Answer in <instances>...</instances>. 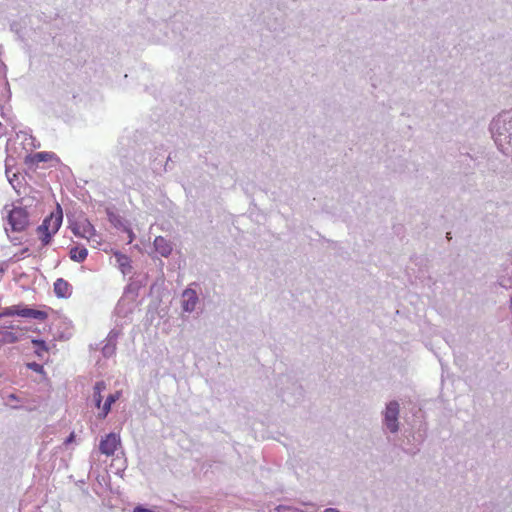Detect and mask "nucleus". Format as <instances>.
Listing matches in <instances>:
<instances>
[{
    "label": "nucleus",
    "instance_id": "22",
    "mask_svg": "<svg viewBox=\"0 0 512 512\" xmlns=\"http://www.w3.org/2000/svg\"><path fill=\"white\" fill-rule=\"evenodd\" d=\"M75 435L74 433H71L69 437L66 439L65 444H69L74 441Z\"/></svg>",
    "mask_w": 512,
    "mask_h": 512
},
{
    "label": "nucleus",
    "instance_id": "5",
    "mask_svg": "<svg viewBox=\"0 0 512 512\" xmlns=\"http://www.w3.org/2000/svg\"><path fill=\"white\" fill-rule=\"evenodd\" d=\"M398 415H399V404L396 401L390 402L386 406L384 415V421L386 427L392 432L398 431Z\"/></svg>",
    "mask_w": 512,
    "mask_h": 512
},
{
    "label": "nucleus",
    "instance_id": "17",
    "mask_svg": "<svg viewBox=\"0 0 512 512\" xmlns=\"http://www.w3.org/2000/svg\"><path fill=\"white\" fill-rule=\"evenodd\" d=\"M110 410H111V404L108 401H105V403L102 407V411L98 414V417L101 419H104L108 415Z\"/></svg>",
    "mask_w": 512,
    "mask_h": 512
},
{
    "label": "nucleus",
    "instance_id": "10",
    "mask_svg": "<svg viewBox=\"0 0 512 512\" xmlns=\"http://www.w3.org/2000/svg\"><path fill=\"white\" fill-rule=\"evenodd\" d=\"M55 158V154L51 152H37L33 155H30L27 158V163L38 164L40 162H48Z\"/></svg>",
    "mask_w": 512,
    "mask_h": 512
},
{
    "label": "nucleus",
    "instance_id": "21",
    "mask_svg": "<svg viewBox=\"0 0 512 512\" xmlns=\"http://www.w3.org/2000/svg\"><path fill=\"white\" fill-rule=\"evenodd\" d=\"M134 512H153V511L150 509H147V508H143V507H136L134 509Z\"/></svg>",
    "mask_w": 512,
    "mask_h": 512
},
{
    "label": "nucleus",
    "instance_id": "18",
    "mask_svg": "<svg viewBox=\"0 0 512 512\" xmlns=\"http://www.w3.org/2000/svg\"><path fill=\"white\" fill-rule=\"evenodd\" d=\"M276 512H303L297 508L286 506V505H280L276 508Z\"/></svg>",
    "mask_w": 512,
    "mask_h": 512
},
{
    "label": "nucleus",
    "instance_id": "3",
    "mask_svg": "<svg viewBox=\"0 0 512 512\" xmlns=\"http://www.w3.org/2000/svg\"><path fill=\"white\" fill-rule=\"evenodd\" d=\"M72 231L76 236L87 239L88 242L96 243L97 245L101 243L100 235L96 232L94 226L86 219L76 222L72 227Z\"/></svg>",
    "mask_w": 512,
    "mask_h": 512
},
{
    "label": "nucleus",
    "instance_id": "1",
    "mask_svg": "<svg viewBox=\"0 0 512 512\" xmlns=\"http://www.w3.org/2000/svg\"><path fill=\"white\" fill-rule=\"evenodd\" d=\"M63 220V214L60 205H57L55 212L47 216L42 224L37 228V232L43 245L50 243L52 236L59 230Z\"/></svg>",
    "mask_w": 512,
    "mask_h": 512
},
{
    "label": "nucleus",
    "instance_id": "19",
    "mask_svg": "<svg viewBox=\"0 0 512 512\" xmlns=\"http://www.w3.org/2000/svg\"><path fill=\"white\" fill-rule=\"evenodd\" d=\"M27 367L37 373H40V374H43L44 373V368L42 365L36 363V362H32V363H28L27 364Z\"/></svg>",
    "mask_w": 512,
    "mask_h": 512
},
{
    "label": "nucleus",
    "instance_id": "9",
    "mask_svg": "<svg viewBox=\"0 0 512 512\" xmlns=\"http://www.w3.org/2000/svg\"><path fill=\"white\" fill-rule=\"evenodd\" d=\"M19 316L26 318H34L38 320H46L48 314L45 311L36 310L32 308H20Z\"/></svg>",
    "mask_w": 512,
    "mask_h": 512
},
{
    "label": "nucleus",
    "instance_id": "11",
    "mask_svg": "<svg viewBox=\"0 0 512 512\" xmlns=\"http://www.w3.org/2000/svg\"><path fill=\"white\" fill-rule=\"evenodd\" d=\"M114 256L116 258V262H117L119 268L121 269V271L123 273H126L128 270L131 269V264H130L131 261L127 255L122 254L120 252H115Z\"/></svg>",
    "mask_w": 512,
    "mask_h": 512
},
{
    "label": "nucleus",
    "instance_id": "14",
    "mask_svg": "<svg viewBox=\"0 0 512 512\" xmlns=\"http://www.w3.org/2000/svg\"><path fill=\"white\" fill-rule=\"evenodd\" d=\"M105 388H106V386L103 381L97 382L94 386V400H95V404L98 408H100L101 401H102L101 392L103 390H105Z\"/></svg>",
    "mask_w": 512,
    "mask_h": 512
},
{
    "label": "nucleus",
    "instance_id": "2",
    "mask_svg": "<svg viewBox=\"0 0 512 512\" xmlns=\"http://www.w3.org/2000/svg\"><path fill=\"white\" fill-rule=\"evenodd\" d=\"M8 223L12 231H24L29 224L28 212L22 207H14L7 216Z\"/></svg>",
    "mask_w": 512,
    "mask_h": 512
},
{
    "label": "nucleus",
    "instance_id": "13",
    "mask_svg": "<svg viewBox=\"0 0 512 512\" xmlns=\"http://www.w3.org/2000/svg\"><path fill=\"white\" fill-rule=\"evenodd\" d=\"M17 340L18 337L15 333L6 328H0V343H15Z\"/></svg>",
    "mask_w": 512,
    "mask_h": 512
},
{
    "label": "nucleus",
    "instance_id": "6",
    "mask_svg": "<svg viewBox=\"0 0 512 512\" xmlns=\"http://www.w3.org/2000/svg\"><path fill=\"white\" fill-rule=\"evenodd\" d=\"M198 302V296L195 290L186 289L182 294V308L186 312H192Z\"/></svg>",
    "mask_w": 512,
    "mask_h": 512
},
{
    "label": "nucleus",
    "instance_id": "20",
    "mask_svg": "<svg viewBox=\"0 0 512 512\" xmlns=\"http://www.w3.org/2000/svg\"><path fill=\"white\" fill-rule=\"evenodd\" d=\"M120 395H121V392L117 391L114 394H110L107 397L106 401H108L112 405L119 399Z\"/></svg>",
    "mask_w": 512,
    "mask_h": 512
},
{
    "label": "nucleus",
    "instance_id": "8",
    "mask_svg": "<svg viewBox=\"0 0 512 512\" xmlns=\"http://www.w3.org/2000/svg\"><path fill=\"white\" fill-rule=\"evenodd\" d=\"M154 247L155 250L163 257H168L172 252V244L162 236H157L154 239Z\"/></svg>",
    "mask_w": 512,
    "mask_h": 512
},
{
    "label": "nucleus",
    "instance_id": "24",
    "mask_svg": "<svg viewBox=\"0 0 512 512\" xmlns=\"http://www.w3.org/2000/svg\"><path fill=\"white\" fill-rule=\"evenodd\" d=\"M324 512H339V511L334 508H328Z\"/></svg>",
    "mask_w": 512,
    "mask_h": 512
},
{
    "label": "nucleus",
    "instance_id": "7",
    "mask_svg": "<svg viewBox=\"0 0 512 512\" xmlns=\"http://www.w3.org/2000/svg\"><path fill=\"white\" fill-rule=\"evenodd\" d=\"M54 293L59 298H67L72 293L71 285L63 278H58L54 282Z\"/></svg>",
    "mask_w": 512,
    "mask_h": 512
},
{
    "label": "nucleus",
    "instance_id": "12",
    "mask_svg": "<svg viewBox=\"0 0 512 512\" xmlns=\"http://www.w3.org/2000/svg\"><path fill=\"white\" fill-rule=\"evenodd\" d=\"M88 255L85 247H73L70 250V258L75 262H83Z\"/></svg>",
    "mask_w": 512,
    "mask_h": 512
},
{
    "label": "nucleus",
    "instance_id": "23",
    "mask_svg": "<svg viewBox=\"0 0 512 512\" xmlns=\"http://www.w3.org/2000/svg\"><path fill=\"white\" fill-rule=\"evenodd\" d=\"M7 398H8L9 400H17V396H16L15 394H9V395L7 396Z\"/></svg>",
    "mask_w": 512,
    "mask_h": 512
},
{
    "label": "nucleus",
    "instance_id": "15",
    "mask_svg": "<svg viewBox=\"0 0 512 512\" xmlns=\"http://www.w3.org/2000/svg\"><path fill=\"white\" fill-rule=\"evenodd\" d=\"M32 343L36 347L35 353L37 356L42 357L43 353L48 352V347H47L45 341L33 339Z\"/></svg>",
    "mask_w": 512,
    "mask_h": 512
},
{
    "label": "nucleus",
    "instance_id": "16",
    "mask_svg": "<svg viewBox=\"0 0 512 512\" xmlns=\"http://www.w3.org/2000/svg\"><path fill=\"white\" fill-rule=\"evenodd\" d=\"M20 307L19 306H11L6 307L0 314L2 316H19Z\"/></svg>",
    "mask_w": 512,
    "mask_h": 512
},
{
    "label": "nucleus",
    "instance_id": "4",
    "mask_svg": "<svg viewBox=\"0 0 512 512\" xmlns=\"http://www.w3.org/2000/svg\"><path fill=\"white\" fill-rule=\"evenodd\" d=\"M120 445V436L116 433H109L100 441L99 450L106 456H112Z\"/></svg>",
    "mask_w": 512,
    "mask_h": 512
}]
</instances>
